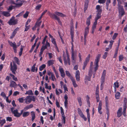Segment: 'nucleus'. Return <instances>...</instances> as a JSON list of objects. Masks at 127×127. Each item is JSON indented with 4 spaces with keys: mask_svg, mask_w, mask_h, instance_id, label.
<instances>
[{
    "mask_svg": "<svg viewBox=\"0 0 127 127\" xmlns=\"http://www.w3.org/2000/svg\"><path fill=\"white\" fill-rule=\"evenodd\" d=\"M75 77L76 80L78 81H80V73L79 70H78L76 71L75 73Z\"/></svg>",
    "mask_w": 127,
    "mask_h": 127,
    "instance_id": "obj_14",
    "label": "nucleus"
},
{
    "mask_svg": "<svg viewBox=\"0 0 127 127\" xmlns=\"http://www.w3.org/2000/svg\"><path fill=\"white\" fill-rule=\"evenodd\" d=\"M16 33L13 31L11 35V36L10 37V38L11 39H12L15 36Z\"/></svg>",
    "mask_w": 127,
    "mask_h": 127,
    "instance_id": "obj_48",
    "label": "nucleus"
},
{
    "mask_svg": "<svg viewBox=\"0 0 127 127\" xmlns=\"http://www.w3.org/2000/svg\"><path fill=\"white\" fill-rule=\"evenodd\" d=\"M119 16L121 18L125 14V11L123 6H118Z\"/></svg>",
    "mask_w": 127,
    "mask_h": 127,
    "instance_id": "obj_5",
    "label": "nucleus"
},
{
    "mask_svg": "<svg viewBox=\"0 0 127 127\" xmlns=\"http://www.w3.org/2000/svg\"><path fill=\"white\" fill-rule=\"evenodd\" d=\"M24 99L23 98V97H22L18 99V100L19 102L20 103H22L23 102Z\"/></svg>",
    "mask_w": 127,
    "mask_h": 127,
    "instance_id": "obj_60",
    "label": "nucleus"
},
{
    "mask_svg": "<svg viewBox=\"0 0 127 127\" xmlns=\"http://www.w3.org/2000/svg\"><path fill=\"white\" fill-rule=\"evenodd\" d=\"M51 77H49V78L50 79L51 78V80L52 81H54V79H56L55 78V75L54 74H52L51 75Z\"/></svg>",
    "mask_w": 127,
    "mask_h": 127,
    "instance_id": "obj_42",
    "label": "nucleus"
},
{
    "mask_svg": "<svg viewBox=\"0 0 127 127\" xmlns=\"http://www.w3.org/2000/svg\"><path fill=\"white\" fill-rule=\"evenodd\" d=\"M78 113L80 117L83 118L85 121L87 120V118L83 114L82 111L79 108H78Z\"/></svg>",
    "mask_w": 127,
    "mask_h": 127,
    "instance_id": "obj_10",
    "label": "nucleus"
},
{
    "mask_svg": "<svg viewBox=\"0 0 127 127\" xmlns=\"http://www.w3.org/2000/svg\"><path fill=\"white\" fill-rule=\"evenodd\" d=\"M22 116L23 117H25L28 116L30 115V113L28 111H25L23 112Z\"/></svg>",
    "mask_w": 127,
    "mask_h": 127,
    "instance_id": "obj_26",
    "label": "nucleus"
},
{
    "mask_svg": "<svg viewBox=\"0 0 127 127\" xmlns=\"http://www.w3.org/2000/svg\"><path fill=\"white\" fill-rule=\"evenodd\" d=\"M27 25H25V28L24 30L25 32H26L28 31L29 29L30 28V25H29L27 26Z\"/></svg>",
    "mask_w": 127,
    "mask_h": 127,
    "instance_id": "obj_54",
    "label": "nucleus"
},
{
    "mask_svg": "<svg viewBox=\"0 0 127 127\" xmlns=\"http://www.w3.org/2000/svg\"><path fill=\"white\" fill-rule=\"evenodd\" d=\"M54 64V61L53 60H50L48 61V64L49 66L53 64Z\"/></svg>",
    "mask_w": 127,
    "mask_h": 127,
    "instance_id": "obj_28",
    "label": "nucleus"
},
{
    "mask_svg": "<svg viewBox=\"0 0 127 127\" xmlns=\"http://www.w3.org/2000/svg\"><path fill=\"white\" fill-rule=\"evenodd\" d=\"M124 59L123 55H120L119 57V61L120 62L122 61Z\"/></svg>",
    "mask_w": 127,
    "mask_h": 127,
    "instance_id": "obj_45",
    "label": "nucleus"
},
{
    "mask_svg": "<svg viewBox=\"0 0 127 127\" xmlns=\"http://www.w3.org/2000/svg\"><path fill=\"white\" fill-rule=\"evenodd\" d=\"M99 87L98 85H97L96 87V89L95 91V95L96 100V102H98L99 101L100 98L99 95Z\"/></svg>",
    "mask_w": 127,
    "mask_h": 127,
    "instance_id": "obj_9",
    "label": "nucleus"
},
{
    "mask_svg": "<svg viewBox=\"0 0 127 127\" xmlns=\"http://www.w3.org/2000/svg\"><path fill=\"white\" fill-rule=\"evenodd\" d=\"M89 2H85V5H84V10L85 11L87 9L88 5L89 4Z\"/></svg>",
    "mask_w": 127,
    "mask_h": 127,
    "instance_id": "obj_40",
    "label": "nucleus"
},
{
    "mask_svg": "<svg viewBox=\"0 0 127 127\" xmlns=\"http://www.w3.org/2000/svg\"><path fill=\"white\" fill-rule=\"evenodd\" d=\"M10 86L11 87H16L17 86V84L14 81H11L10 82Z\"/></svg>",
    "mask_w": 127,
    "mask_h": 127,
    "instance_id": "obj_21",
    "label": "nucleus"
},
{
    "mask_svg": "<svg viewBox=\"0 0 127 127\" xmlns=\"http://www.w3.org/2000/svg\"><path fill=\"white\" fill-rule=\"evenodd\" d=\"M59 70L61 76L62 78H64L65 76V74L63 68L62 67H60Z\"/></svg>",
    "mask_w": 127,
    "mask_h": 127,
    "instance_id": "obj_15",
    "label": "nucleus"
},
{
    "mask_svg": "<svg viewBox=\"0 0 127 127\" xmlns=\"http://www.w3.org/2000/svg\"><path fill=\"white\" fill-rule=\"evenodd\" d=\"M29 12L27 11L25 13L23 17L24 18H26L28 16L29 14Z\"/></svg>",
    "mask_w": 127,
    "mask_h": 127,
    "instance_id": "obj_38",
    "label": "nucleus"
},
{
    "mask_svg": "<svg viewBox=\"0 0 127 127\" xmlns=\"http://www.w3.org/2000/svg\"><path fill=\"white\" fill-rule=\"evenodd\" d=\"M70 79L72 82L73 85L74 87L75 88L77 87L78 85L76 84L75 80V79H74L73 77L72 76L70 77Z\"/></svg>",
    "mask_w": 127,
    "mask_h": 127,
    "instance_id": "obj_17",
    "label": "nucleus"
},
{
    "mask_svg": "<svg viewBox=\"0 0 127 127\" xmlns=\"http://www.w3.org/2000/svg\"><path fill=\"white\" fill-rule=\"evenodd\" d=\"M77 100L80 106H81L82 105V102L81 98L79 96L77 97Z\"/></svg>",
    "mask_w": 127,
    "mask_h": 127,
    "instance_id": "obj_27",
    "label": "nucleus"
},
{
    "mask_svg": "<svg viewBox=\"0 0 127 127\" xmlns=\"http://www.w3.org/2000/svg\"><path fill=\"white\" fill-rule=\"evenodd\" d=\"M8 41L9 45L13 47L14 52L16 53L17 52L16 49L17 47L16 45L13 43L12 42L10 41L9 40H8Z\"/></svg>",
    "mask_w": 127,
    "mask_h": 127,
    "instance_id": "obj_12",
    "label": "nucleus"
},
{
    "mask_svg": "<svg viewBox=\"0 0 127 127\" xmlns=\"http://www.w3.org/2000/svg\"><path fill=\"white\" fill-rule=\"evenodd\" d=\"M113 87L115 88H118L119 87V83L117 81L114 83Z\"/></svg>",
    "mask_w": 127,
    "mask_h": 127,
    "instance_id": "obj_35",
    "label": "nucleus"
},
{
    "mask_svg": "<svg viewBox=\"0 0 127 127\" xmlns=\"http://www.w3.org/2000/svg\"><path fill=\"white\" fill-rule=\"evenodd\" d=\"M92 18V16L90 15L89 17H88L87 19L86 22V24L87 25L89 26L91 24L90 19Z\"/></svg>",
    "mask_w": 127,
    "mask_h": 127,
    "instance_id": "obj_18",
    "label": "nucleus"
},
{
    "mask_svg": "<svg viewBox=\"0 0 127 127\" xmlns=\"http://www.w3.org/2000/svg\"><path fill=\"white\" fill-rule=\"evenodd\" d=\"M51 40L52 43L55 45L56 48L58 49V52H59V51H58V49L57 44L56 43V39L54 38H52L51 39Z\"/></svg>",
    "mask_w": 127,
    "mask_h": 127,
    "instance_id": "obj_22",
    "label": "nucleus"
},
{
    "mask_svg": "<svg viewBox=\"0 0 127 127\" xmlns=\"http://www.w3.org/2000/svg\"><path fill=\"white\" fill-rule=\"evenodd\" d=\"M101 10H100L99 12H98L96 14V17L95 18V20H98L101 17Z\"/></svg>",
    "mask_w": 127,
    "mask_h": 127,
    "instance_id": "obj_23",
    "label": "nucleus"
},
{
    "mask_svg": "<svg viewBox=\"0 0 127 127\" xmlns=\"http://www.w3.org/2000/svg\"><path fill=\"white\" fill-rule=\"evenodd\" d=\"M6 120L7 121L11 122L12 121V119L11 117H8L6 118Z\"/></svg>",
    "mask_w": 127,
    "mask_h": 127,
    "instance_id": "obj_51",
    "label": "nucleus"
},
{
    "mask_svg": "<svg viewBox=\"0 0 127 127\" xmlns=\"http://www.w3.org/2000/svg\"><path fill=\"white\" fill-rule=\"evenodd\" d=\"M127 99L126 97L124 99V105H127Z\"/></svg>",
    "mask_w": 127,
    "mask_h": 127,
    "instance_id": "obj_64",
    "label": "nucleus"
},
{
    "mask_svg": "<svg viewBox=\"0 0 127 127\" xmlns=\"http://www.w3.org/2000/svg\"><path fill=\"white\" fill-rule=\"evenodd\" d=\"M33 107V105L32 104H30L29 105H27L23 109L24 111H26L29 109L32 108Z\"/></svg>",
    "mask_w": 127,
    "mask_h": 127,
    "instance_id": "obj_19",
    "label": "nucleus"
},
{
    "mask_svg": "<svg viewBox=\"0 0 127 127\" xmlns=\"http://www.w3.org/2000/svg\"><path fill=\"white\" fill-rule=\"evenodd\" d=\"M122 108H120L118 110V111L117 112V116L118 117H119L122 115Z\"/></svg>",
    "mask_w": 127,
    "mask_h": 127,
    "instance_id": "obj_24",
    "label": "nucleus"
},
{
    "mask_svg": "<svg viewBox=\"0 0 127 127\" xmlns=\"http://www.w3.org/2000/svg\"><path fill=\"white\" fill-rule=\"evenodd\" d=\"M62 120L63 121V123L65 124V115L62 116Z\"/></svg>",
    "mask_w": 127,
    "mask_h": 127,
    "instance_id": "obj_53",
    "label": "nucleus"
},
{
    "mask_svg": "<svg viewBox=\"0 0 127 127\" xmlns=\"http://www.w3.org/2000/svg\"><path fill=\"white\" fill-rule=\"evenodd\" d=\"M42 21H41L39 22V21H36L35 24V26L37 27H39L41 24Z\"/></svg>",
    "mask_w": 127,
    "mask_h": 127,
    "instance_id": "obj_37",
    "label": "nucleus"
},
{
    "mask_svg": "<svg viewBox=\"0 0 127 127\" xmlns=\"http://www.w3.org/2000/svg\"><path fill=\"white\" fill-rule=\"evenodd\" d=\"M70 34H74V28L73 25H72L70 26Z\"/></svg>",
    "mask_w": 127,
    "mask_h": 127,
    "instance_id": "obj_29",
    "label": "nucleus"
},
{
    "mask_svg": "<svg viewBox=\"0 0 127 127\" xmlns=\"http://www.w3.org/2000/svg\"><path fill=\"white\" fill-rule=\"evenodd\" d=\"M28 94L29 95H32L33 94L32 93V91L31 90H29L26 92L25 94Z\"/></svg>",
    "mask_w": 127,
    "mask_h": 127,
    "instance_id": "obj_36",
    "label": "nucleus"
},
{
    "mask_svg": "<svg viewBox=\"0 0 127 127\" xmlns=\"http://www.w3.org/2000/svg\"><path fill=\"white\" fill-rule=\"evenodd\" d=\"M2 14L4 16L6 17L10 16V14L9 12L3 11L2 12Z\"/></svg>",
    "mask_w": 127,
    "mask_h": 127,
    "instance_id": "obj_20",
    "label": "nucleus"
},
{
    "mask_svg": "<svg viewBox=\"0 0 127 127\" xmlns=\"http://www.w3.org/2000/svg\"><path fill=\"white\" fill-rule=\"evenodd\" d=\"M61 114L62 116L64 115V110L62 107H61Z\"/></svg>",
    "mask_w": 127,
    "mask_h": 127,
    "instance_id": "obj_63",
    "label": "nucleus"
},
{
    "mask_svg": "<svg viewBox=\"0 0 127 127\" xmlns=\"http://www.w3.org/2000/svg\"><path fill=\"white\" fill-rule=\"evenodd\" d=\"M118 1V6H122L121 5L122 3L123 0H117Z\"/></svg>",
    "mask_w": 127,
    "mask_h": 127,
    "instance_id": "obj_50",
    "label": "nucleus"
},
{
    "mask_svg": "<svg viewBox=\"0 0 127 127\" xmlns=\"http://www.w3.org/2000/svg\"><path fill=\"white\" fill-rule=\"evenodd\" d=\"M14 59L16 63L18 64H19V61L18 58L16 57H15L14 58Z\"/></svg>",
    "mask_w": 127,
    "mask_h": 127,
    "instance_id": "obj_52",
    "label": "nucleus"
},
{
    "mask_svg": "<svg viewBox=\"0 0 127 127\" xmlns=\"http://www.w3.org/2000/svg\"><path fill=\"white\" fill-rule=\"evenodd\" d=\"M6 123V121L5 119H3L1 120V126H2Z\"/></svg>",
    "mask_w": 127,
    "mask_h": 127,
    "instance_id": "obj_56",
    "label": "nucleus"
},
{
    "mask_svg": "<svg viewBox=\"0 0 127 127\" xmlns=\"http://www.w3.org/2000/svg\"><path fill=\"white\" fill-rule=\"evenodd\" d=\"M31 115L32 117V118L31 119L32 121L33 122V120L35 119L36 117L35 114L34 112L32 111L31 112Z\"/></svg>",
    "mask_w": 127,
    "mask_h": 127,
    "instance_id": "obj_25",
    "label": "nucleus"
},
{
    "mask_svg": "<svg viewBox=\"0 0 127 127\" xmlns=\"http://www.w3.org/2000/svg\"><path fill=\"white\" fill-rule=\"evenodd\" d=\"M16 2L17 3L15 4L16 6L17 7H21L23 5V3L26 2V1L24 0H17Z\"/></svg>",
    "mask_w": 127,
    "mask_h": 127,
    "instance_id": "obj_11",
    "label": "nucleus"
},
{
    "mask_svg": "<svg viewBox=\"0 0 127 127\" xmlns=\"http://www.w3.org/2000/svg\"><path fill=\"white\" fill-rule=\"evenodd\" d=\"M89 26H87V27L85 28L84 31V36L86 37L87 34L89 33Z\"/></svg>",
    "mask_w": 127,
    "mask_h": 127,
    "instance_id": "obj_16",
    "label": "nucleus"
},
{
    "mask_svg": "<svg viewBox=\"0 0 127 127\" xmlns=\"http://www.w3.org/2000/svg\"><path fill=\"white\" fill-rule=\"evenodd\" d=\"M106 71L105 70H103L102 75L101 76V77H105V76L106 75Z\"/></svg>",
    "mask_w": 127,
    "mask_h": 127,
    "instance_id": "obj_49",
    "label": "nucleus"
},
{
    "mask_svg": "<svg viewBox=\"0 0 127 127\" xmlns=\"http://www.w3.org/2000/svg\"><path fill=\"white\" fill-rule=\"evenodd\" d=\"M55 14L51 13L49 14V15L50 17L52 18L53 19H55L57 20L59 24L61 26L62 25V23L61 21L60 18L57 16H61L62 17H65L66 16V15L64 14L63 13L59 12L56 11L55 12Z\"/></svg>",
    "mask_w": 127,
    "mask_h": 127,
    "instance_id": "obj_1",
    "label": "nucleus"
},
{
    "mask_svg": "<svg viewBox=\"0 0 127 127\" xmlns=\"http://www.w3.org/2000/svg\"><path fill=\"white\" fill-rule=\"evenodd\" d=\"M96 9L97 11V12H99L100 10H101V12H102V10L101 9H100V6L99 5H97L96 7Z\"/></svg>",
    "mask_w": 127,
    "mask_h": 127,
    "instance_id": "obj_43",
    "label": "nucleus"
},
{
    "mask_svg": "<svg viewBox=\"0 0 127 127\" xmlns=\"http://www.w3.org/2000/svg\"><path fill=\"white\" fill-rule=\"evenodd\" d=\"M90 57V55L89 54L86 58L84 62L88 63L89 61Z\"/></svg>",
    "mask_w": 127,
    "mask_h": 127,
    "instance_id": "obj_32",
    "label": "nucleus"
},
{
    "mask_svg": "<svg viewBox=\"0 0 127 127\" xmlns=\"http://www.w3.org/2000/svg\"><path fill=\"white\" fill-rule=\"evenodd\" d=\"M42 5L40 4H38L37 6H36L35 7V9L36 10H39L40 9Z\"/></svg>",
    "mask_w": 127,
    "mask_h": 127,
    "instance_id": "obj_46",
    "label": "nucleus"
},
{
    "mask_svg": "<svg viewBox=\"0 0 127 127\" xmlns=\"http://www.w3.org/2000/svg\"><path fill=\"white\" fill-rule=\"evenodd\" d=\"M114 42V41L112 40L110 41V44L109 45V47L110 48V49H111Z\"/></svg>",
    "mask_w": 127,
    "mask_h": 127,
    "instance_id": "obj_41",
    "label": "nucleus"
},
{
    "mask_svg": "<svg viewBox=\"0 0 127 127\" xmlns=\"http://www.w3.org/2000/svg\"><path fill=\"white\" fill-rule=\"evenodd\" d=\"M47 35H45V37H44L43 39V40L42 41V44H44L46 41V38H47Z\"/></svg>",
    "mask_w": 127,
    "mask_h": 127,
    "instance_id": "obj_58",
    "label": "nucleus"
},
{
    "mask_svg": "<svg viewBox=\"0 0 127 127\" xmlns=\"http://www.w3.org/2000/svg\"><path fill=\"white\" fill-rule=\"evenodd\" d=\"M1 96L5 98L6 97V95L5 93L4 92H2L0 94Z\"/></svg>",
    "mask_w": 127,
    "mask_h": 127,
    "instance_id": "obj_55",
    "label": "nucleus"
},
{
    "mask_svg": "<svg viewBox=\"0 0 127 127\" xmlns=\"http://www.w3.org/2000/svg\"><path fill=\"white\" fill-rule=\"evenodd\" d=\"M118 34L117 33H115L112 37L113 39L114 40L115 39Z\"/></svg>",
    "mask_w": 127,
    "mask_h": 127,
    "instance_id": "obj_57",
    "label": "nucleus"
},
{
    "mask_svg": "<svg viewBox=\"0 0 127 127\" xmlns=\"http://www.w3.org/2000/svg\"><path fill=\"white\" fill-rule=\"evenodd\" d=\"M14 109V108L13 107L11 108V111L12 113L14 115V116L17 117H20L22 114L23 112V110H21V113H19L17 109L13 110Z\"/></svg>",
    "mask_w": 127,
    "mask_h": 127,
    "instance_id": "obj_3",
    "label": "nucleus"
},
{
    "mask_svg": "<svg viewBox=\"0 0 127 127\" xmlns=\"http://www.w3.org/2000/svg\"><path fill=\"white\" fill-rule=\"evenodd\" d=\"M121 95L120 93V92H118L115 95V97L116 99H119Z\"/></svg>",
    "mask_w": 127,
    "mask_h": 127,
    "instance_id": "obj_33",
    "label": "nucleus"
},
{
    "mask_svg": "<svg viewBox=\"0 0 127 127\" xmlns=\"http://www.w3.org/2000/svg\"><path fill=\"white\" fill-rule=\"evenodd\" d=\"M20 94V92L18 91H16L15 92L13 93V95L16 96L17 95H19Z\"/></svg>",
    "mask_w": 127,
    "mask_h": 127,
    "instance_id": "obj_61",
    "label": "nucleus"
},
{
    "mask_svg": "<svg viewBox=\"0 0 127 127\" xmlns=\"http://www.w3.org/2000/svg\"><path fill=\"white\" fill-rule=\"evenodd\" d=\"M101 55L100 54H98L97 55L94 62V65L95 67H94V71L93 72V78H94L95 77V75L96 73V71L98 69L99 67L98 63L100 61L101 57Z\"/></svg>",
    "mask_w": 127,
    "mask_h": 127,
    "instance_id": "obj_2",
    "label": "nucleus"
},
{
    "mask_svg": "<svg viewBox=\"0 0 127 127\" xmlns=\"http://www.w3.org/2000/svg\"><path fill=\"white\" fill-rule=\"evenodd\" d=\"M66 58V57H65L64 56V65H67L68 64L69 65L70 64V58H69V56L67 55Z\"/></svg>",
    "mask_w": 127,
    "mask_h": 127,
    "instance_id": "obj_8",
    "label": "nucleus"
},
{
    "mask_svg": "<svg viewBox=\"0 0 127 127\" xmlns=\"http://www.w3.org/2000/svg\"><path fill=\"white\" fill-rule=\"evenodd\" d=\"M105 79V77H101V81L100 82L101 85L104 84Z\"/></svg>",
    "mask_w": 127,
    "mask_h": 127,
    "instance_id": "obj_39",
    "label": "nucleus"
},
{
    "mask_svg": "<svg viewBox=\"0 0 127 127\" xmlns=\"http://www.w3.org/2000/svg\"><path fill=\"white\" fill-rule=\"evenodd\" d=\"M65 73L66 75L68 76V77H70L71 76V75L70 74L69 71H65Z\"/></svg>",
    "mask_w": 127,
    "mask_h": 127,
    "instance_id": "obj_62",
    "label": "nucleus"
},
{
    "mask_svg": "<svg viewBox=\"0 0 127 127\" xmlns=\"http://www.w3.org/2000/svg\"><path fill=\"white\" fill-rule=\"evenodd\" d=\"M10 70L14 74H16V71L17 69V65L14 62H13V64L12 62H10Z\"/></svg>",
    "mask_w": 127,
    "mask_h": 127,
    "instance_id": "obj_4",
    "label": "nucleus"
},
{
    "mask_svg": "<svg viewBox=\"0 0 127 127\" xmlns=\"http://www.w3.org/2000/svg\"><path fill=\"white\" fill-rule=\"evenodd\" d=\"M108 53L107 52H105L104 54L103 55L102 58L104 59H105L107 56Z\"/></svg>",
    "mask_w": 127,
    "mask_h": 127,
    "instance_id": "obj_47",
    "label": "nucleus"
},
{
    "mask_svg": "<svg viewBox=\"0 0 127 127\" xmlns=\"http://www.w3.org/2000/svg\"><path fill=\"white\" fill-rule=\"evenodd\" d=\"M88 63L84 62L83 63V65L82 67V69L83 70H84L85 68L87 66Z\"/></svg>",
    "mask_w": 127,
    "mask_h": 127,
    "instance_id": "obj_59",
    "label": "nucleus"
},
{
    "mask_svg": "<svg viewBox=\"0 0 127 127\" xmlns=\"http://www.w3.org/2000/svg\"><path fill=\"white\" fill-rule=\"evenodd\" d=\"M91 77L90 76H88L87 75L85 76V80H88L89 81H91Z\"/></svg>",
    "mask_w": 127,
    "mask_h": 127,
    "instance_id": "obj_44",
    "label": "nucleus"
},
{
    "mask_svg": "<svg viewBox=\"0 0 127 127\" xmlns=\"http://www.w3.org/2000/svg\"><path fill=\"white\" fill-rule=\"evenodd\" d=\"M31 96H27L24 99L25 100V103L27 104H29L31 102Z\"/></svg>",
    "mask_w": 127,
    "mask_h": 127,
    "instance_id": "obj_13",
    "label": "nucleus"
},
{
    "mask_svg": "<svg viewBox=\"0 0 127 127\" xmlns=\"http://www.w3.org/2000/svg\"><path fill=\"white\" fill-rule=\"evenodd\" d=\"M99 103L98 107V110H101L102 109V101L101 100L99 101Z\"/></svg>",
    "mask_w": 127,
    "mask_h": 127,
    "instance_id": "obj_30",
    "label": "nucleus"
},
{
    "mask_svg": "<svg viewBox=\"0 0 127 127\" xmlns=\"http://www.w3.org/2000/svg\"><path fill=\"white\" fill-rule=\"evenodd\" d=\"M72 45V47L71 48V61L73 63H75V62L76 61L75 59L74 53V50L73 49L74 45L73 42L71 43Z\"/></svg>",
    "mask_w": 127,
    "mask_h": 127,
    "instance_id": "obj_7",
    "label": "nucleus"
},
{
    "mask_svg": "<svg viewBox=\"0 0 127 127\" xmlns=\"http://www.w3.org/2000/svg\"><path fill=\"white\" fill-rule=\"evenodd\" d=\"M46 65L45 64H43L41 65L39 68V70L40 71H41L44 69L45 68Z\"/></svg>",
    "mask_w": 127,
    "mask_h": 127,
    "instance_id": "obj_34",
    "label": "nucleus"
},
{
    "mask_svg": "<svg viewBox=\"0 0 127 127\" xmlns=\"http://www.w3.org/2000/svg\"><path fill=\"white\" fill-rule=\"evenodd\" d=\"M15 17L12 16L8 22L9 24L11 25H14L17 24L18 20L17 19H15Z\"/></svg>",
    "mask_w": 127,
    "mask_h": 127,
    "instance_id": "obj_6",
    "label": "nucleus"
},
{
    "mask_svg": "<svg viewBox=\"0 0 127 127\" xmlns=\"http://www.w3.org/2000/svg\"><path fill=\"white\" fill-rule=\"evenodd\" d=\"M9 75L15 81H18L17 78L13 75L10 73L9 74Z\"/></svg>",
    "mask_w": 127,
    "mask_h": 127,
    "instance_id": "obj_31",
    "label": "nucleus"
}]
</instances>
